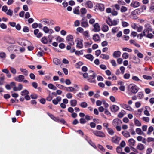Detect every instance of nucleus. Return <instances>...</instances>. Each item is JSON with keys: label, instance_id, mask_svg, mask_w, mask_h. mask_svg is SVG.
I'll return each instance as SVG.
<instances>
[{"label": "nucleus", "instance_id": "40", "mask_svg": "<svg viewBox=\"0 0 154 154\" xmlns=\"http://www.w3.org/2000/svg\"><path fill=\"white\" fill-rule=\"evenodd\" d=\"M41 42L44 44H46L48 43V40L46 37L44 36L42 38Z\"/></svg>", "mask_w": 154, "mask_h": 154}, {"label": "nucleus", "instance_id": "19", "mask_svg": "<svg viewBox=\"0 0 154 154\" xmlns=\"http://www.w3.org/2000/svg\"><path fill=\"white\" fill-rule=\"evenodd\" d=\"M121 53L119 51H116L113 53V56L115 58H118L121 55Z\"/></svg>", "mask_w": 154, "mask_h": 154}, {"label": "nucleus", "instance_id": "35", "mask_svg": "<svg viewBox=\"0 0 154 154\" xmlns=\"http://www.w3.org/2000/svg\"><path fill=\"white\" fill-rule=\"evenodd\" d=\"M65 89L68 92H73L75 88L72 87H66Z\"/></svg>", "mask_w": 154, "mask_h": 154}, {"label": "nucleus", "instance_id": "9", "mask_svg": "<svg viewBox=\"0 0 154 154\" xmlns=\"http://www.w3.org/2000/svg\"><path fill=\"white\" fill-rule=\"evenodd\" d=\"M138 11L137 10H135L132 12L130 15L131 18L135 20L137 19Z\"/></svg>", "mask_w": 154, "mask_h": 154}, {"label": "nucleus", "instance_id": "28", "mask_svg": "<svg viewBox=\"0 0 154 154\" xmlns=\"http://www.w3.org/2000/svg\"><path fill=\"white\" fill-rule=\"evenodd\" d=\"M100 57L102 59L108 60L109 58V55L104 54H102L100 55Z\"/></svg>", "mask_w": 154, "mask_h": 154}, {"label": "nucleus", "instance_id": "52", "mask_svg": "<svg viewBox=\"0 0 154 154\" xmlns=\"http://www.w3.org/2000/svg\"><path fill=\"white\" fill-rule=\"evenodd\" d=\"M111 13L113 16H117L118 14V12L114 9H113V10L112 11Z\"/></svg>", "mask_w": 154, "mask_h": 154}, {"label": "nucleus", "instance_id": "32", "mask_svg": "<svg viewBox=\"0 0 154 154\" xmlns=\"http://www.w3.org/2000/svg\"><path fill=\"white\" fill-rule=\"evenodd\" d=\"M79 7L75 8L73 10V13L77 15L80 14V12L79 10Z\"/></svg>", "mask_w": 154, "mask_h": 154}, {"label": "nucleus", "instance_id": "42", "mask_svg": "<svg viewBox=\"0 0 154 154\" xmlns=\"http://www.w3.org/2000/svg\"><path fill=\"white\" fill-rule=\"evenodd\" d=\"M48 86L49 88L51 89L55 90L56 89V87L54 86L52 84L50 83L49 84Z\"/></svg>", "mask_w": 154, "mask_h": 154}, {"label": "nucleus", "instance_id": "55", "mask_svg": "<svg viewBox=\"0 0 154 154\" xmlns=\"http://www.w3.org/2000/svg\"><path fill=\"white\" fill-rule=\"evenodd\" d=\"M118 20H114L112 21V26H116L118 24Z\"/></svg>", "mask_w": 154, "mask_h": 154}, {"label": "nucleus", "instance_id": "31", "mask_svg": "<svg viewBox=\"0 0 154 154\" xmlns=\"http://www.w3.org/2000/svg\"><path fill=\"white\" fill-rule=\"evenodd\" d=\"M20 70L26 76H27L28 75V71L26 69L23 68H20Z\"/></svg>", "mask_w": 154, "mask_h": 154}, {"label": "nucleus", "instance_id": "36", "mask_svg": "<svg viewBox=\"0 0 154 154\" xmlns=\"http://www.w3.org/2000/svg\"><path fill=\"white\" fill-rule=\"evenodd\" d=\"M136 132L137 134L139 135H142L143 133L141 129L140 128H137L136 129Z\"/></svg>", "mask_w": 154, "mask_h": 154}, {"label": "nucleus", "instance_id": "33", "mask_svg": "<svg viewBox=\"0 0 154 154\" xmlns=\"http://www.w3.org/2000/svg\"><path fill=\"white\" fill-rule=\"evenodd\" d=\"M102 30L104 32H107L109 30L108 26L106 25H103L102 28Z\"/></svg>", "mask_w": 154, "mask_h": 154}, {"label": "nucleus", "instance_id": "18", "mask_svg": "<svg viewBox=\"0 0 154 154\" xmlns=\"http://www.w3.org/2000/svg\"><path fill=\"white\" fill-rule=\"evenodd\" d=\"M136 148L137 150L141 151L144 149V146L143 144L139 143L137 145Z\"/></svg>", "mask_w": 154, "mask_h": 154}, {"label": "nucleus", "instance_id": "16", "mask_svg": "<svg viewBox=\"0 0 154 154\" xmlns=\"http://www.w3.org/2000/svg\"><path fill=\"white\" fill-rule=\"evenodd\" d=\"M83 40L80 39L77 41L76 43V46L79 48H82L83 47V44L82 43Z\"/></svg>", "mask_w": 154, "mask_h": 154}, {"label": "nucleus", "instance_id": "45", "mask_svg": "<svg viewBox=\"0 0 154 154\" xmlns=\"http://www.w3.org/2000/svg\"><path fill=\"white\" fill-rule=\"evenodd\" d=\"M137 97L139 99H142L143 97V93L141 92H139L137 94Z\"/></svg>", "mask_w": 154, "mask_h": 154}, {"label": "nucleus", "instance_id": "21", "mask_svg": "<svg viewBox=\"0 0 154 154\" xmlns=\"http://www.w3.org/2000/svg\"><path fill=\"white\" fill-rule=\"evenodd\" d=\"M61 100V97L59 96L57 97L55 99L53 100L52 102L54 104L57 105L58 104V102L60 101Z\"/></svg>", "mask_w": 154, "mask_h": 154}, {"label": "nucleus", "instance_id": "64", "mask_svg": "<svg viewBox=\"0 0 154 154\" xmlns=\"http://www.w3.org/2000/svg\"><path fill=\"white\" fill-rule=\"evenodd\" d=\"M66 97L68 99H71L72 97V94L70 93H68L66 94Z\"/></svg>", "mask_w": 154, "mask_h": 154}, {"label": "nucleus", "instance_id": "43", "mask_svg": "<svg viewBox=\"0 0 154 154\" xmlns=\"http://www.w3.org/2000/svg\"><path fill=\"white\" fill-rule=\"evenodd\" d=\"M80 106L82 108H85L88 106V104L85 102H83L80 103Z\"/></svg>", "mask_w": 154, "mask_h": 154}, {"label": "nucleus", "instance_id": "2", "mask_svg": "<svg viewBox=\"0 0 154 154\" xmlns=\"http://www.w3.org/2000/svg\"><path fill=\"white\" fill-rule=\"evenodd\" d=\"M138 88L135 85L130 84L128 87V93L130 94H135L138 91Z\"/></svg>", "mask_w": 154, "mask_h": 154}, {"label": "nucleus", "instance_id": "49", "mask_svg": "<svg viewBox=\"0 0 154 154\" xmlns=\"http://www.w3.org/2000/svg\"><path fill=\"white\" fill-rule=\"evenodd\" d=\"M28 91L27 90H25L21 92V95L23 96H24V97L26 95H28Z\"/></svg>", "mask_w": 154, "mask_h": 154}, {"label": "nucleus", "instance_id": "61", "mask_svg": "<svg viewBox=\"0 0 154 154\" xmlns=\"http://www.w3.org/2000/svg\"><path fill=\"white\" fill-rule=\"evenodd\" d=\"M56 86L59 88L61 89H65L66 88V87H65L63 85H61L60 84H57Z\"/></svg>", "mask_w": 154, "mask_h": 154}, {"label": "nucleus", "instance_id": "62", "mask_svg": "<svg viewBox=\"0 0 154 154\" xmlns=\"http://www.w3.org/2000/svg\"><path fill=\"white\" fill-rule=\"evenodd\" d=\"M49 116L54 121L57 122L58 121V119L57 118L55 117L52 114H50L49 115Z\"/></svg>", "mask_w": 154, "mask_h": 154}, {"label": "nucleus", "instance_id": "58", "mask_svg": "<svg viewBox=\"0 0 154 154\" xmlns=\"http://www.w3.org/2000/svg\"><path fill=\"white\" fill-rule=\"evenodd\" d=\"M107 23L110 26H112V21L110 18H108L106 20Z\"/></svg>", "mask_w": 154, "mask_h": 154}, {"label": "nucleus", "instance_id": "12", "mask_svg": "<svg viewBox=\"0 0 154 154\" xmlns=\"http://www.w3.org/2000/svg\"><path fill=\"white\" fill-rule=\"evenodd\" d=\"M81 26L84 27H87L88 26L87 20H85L84 18H83L81 20Z\"/></svg>", "mask_w": 154, "mask_h": 154}, {"label": "nucleus", "instance_id": "14", "mask_svg": "<svg viewBox=\"0 0 154 154\" xmlns=\"http://www.w3.org/2000/svg\"><path fill=\"white\" fill-rule=\"evenodd\" d=\"M24 76L22 75H20L17 77H16L14 78L15 80L19 82L23 81L24 79Z\"/></svg>", "mask_w": 154, "mask_h": 154}, {"label": "nucleus", "instance_id": "5", "mask_svg": "<svg viewBox=\"0 0 154 154\" xmlns=\"http://www.w3.org/2000/svg\"><path fill=\"white\" fill-rule=\"evenodd\" d=\"M93 133L95 135L100 137H104L106 136L103 132L99 131H94Z\"/></svg>", "mask_w": 154, "mask_h": 154}, {"label": "nucleus", "instance_id": "20", "mask_svg": "<svg viewBox=\"0 0 154 154\" xmlns=\"http://www.w3.org/2000/svg\"><path fill=\"white\" fill-rule=\"evenodd\" d=\"M110 109L113 112H115L117 111L119 109V107L116 105H113L110 107Z\"/></svg>", "mask_w": 154, "mask_h": 154}, {"label": "nucleus", "instance_id": "22", "mask_svg": "<svg viewBox=\"0 0 154 154\" xmlns=\"http://www.w3.org/2000/svg\"><path fill=\"white\" fill-rule=\"evenodd\" d=\"M42 23L44 25H49L50 24V22L49 20L47 19H44L42 20Z\"/></svg>", "mask_w": 154, "mask_h": 154}, {"label": "nucleus", "instance_id": "7", "mask_svg": "<svg viewBox=\"0 0 154 154\" xmlns=\"http://www.w3.org/2000/svg\"><path fill=\"white\" fill-rule=\"evenodd\" d=\"M73 39V37L72 35H68L66 38V40L67 41L68 43L71 45H73L74 44Z\"/></svg>", "mask_w": 154, "mask_h": 154}, {"label": "nucleus", "instance_id": "51", "mask_svg": "<svg viewBox=\"0 0 154 154\" xmlns=\"http://www.w3.org/2000/svg\"><path fill=\"white\" fill-rule=\"evenodd\" d=\"M80 11L82 14H85L87 11V10L85 8H82L80 10Z\"/></svg>", "mask_w": 154, "mask_h": 154}, {"label": "nucleus", "instance_id": "60", "mask_svg": "<svg viewBox=\"0 0 154 154\" xmlns=\"http://www.w3.org/2000/svg\"><path fill=\"white\" fill-rule=\"evenodd\" d=\"M132 79L135 81L137 82L139 81H141V80H140V79L138 77L135 76H133L132 77Z\"/></svg>", "mask_w": 154, "mask_h": 154}, {"label": "nucleus", "instance_id": "23", "mask_svg": "<svg viewBox=\"0 0 154 154\" xmlns=\"http://www.w3.org/2000/svg\"><path fill=\"white\" fill-rule=\"evenodd\" d=\"M122 135L126 138H128L130 136V134L129 132L127 131H122Z\"/></svg>", "mask_w": 154, "mask_h": 154}, {"label": "nucleus", "instance_id": "50", "mask_svg": "<svg viewBox=\"0 0 154 154\" xmlns=\"http://www.w3.org/2000/svg\"><path fill=\"white\" fill-rule=\"evenodd\" d=\"M108 133L110 135H112L114 134V132L112 129L109 128L107 130Z\"/></svg>", "mask_w": 154, "mask_h": 154}, {"label": "nucleus", "instance_id": "30", "mask_svg": "<svg viewBox=\"0 0 154 154\" xmlns=\"http://www.w3.org/2000/svg\"><path fill=\"white\" fill-rule=\"evenodd\" d=\"M119 27H114L112 29V32L113 34H114L119 31Z\"/></svg>", "mask_w": 154, "mask_h": 154}, {"label": "nucleus", "instance_id": "54", "mask_svg": "<svg viewBox=\"0 0 154 154\" xmlns=\"http://www.w3.org/2000/svg\"><path fill=\"white\" fill-rule=\"evenodd\" d=\"M93 39L94 40L97 41L99 39V36L97 34H95L93 36Z\"/></svg>", "mask_w": 154, "mask_h": 154}, {"label": "nucleus", "instance_id": "13", "mask_svg": "<svg viewBox=\"0 0 154 154\" xmlns=\"http://www.w3.org/2000/svg\"><path fill=\"white\" fill-rule=\"evenodd\" d=\"M140 5V3L137 1H133L130 4V6L135 8L138 7Z\"/></svg>", "mask_w": 154, "mask_h": 154}, {"label": "nucleus", "instance_id": "47", "mask_svg": "<svg viewBox=\"0 0 154 154\" xmlns=\"http://www.w3.org/2000/svg\"><path fill=\"white\" fill-rule=\"evenodd\" d=\"M6 14H7L10 16H11L13 14V11L11 9H9L6 11Z\"/></svg>", "mask_w": 154, "mask_h": 154}, {"label": "nucleus", "instance_id": "1", "mask_svg": "<svg viewBox=\"0 0 154 154\" xmlns=\"http://www.w3.org/2000/svg\"><path fill=\"white\" fill-rule=\"evenodd\" d=\"M144 29L142 33L138 35L137 37L141 39L142 37L146 36V33H148L152 30L150 24L148 22L146 23L144 25Z\"/></svg>", "mask_w": 154, "mask_h": 154}, {"label": "nucleus", "instance_id": "57", "mask_svg": "<svg viewBox=\"0 0 154 154\" xmlns=\"http://www.w3.org/2000/svg\"><path fill=\"white\" fill-rule=\"evenodd\" d=\"M143 77L144 79L146 80H151L152 79V77L151 76L146 75H143Z\"/></svg>", "mask_w": 154, "mask_h": 154}, {"label": "nucleus", "instance_id": "59", "mask_svg": "<svg viewBox=\"0 0 154 154\" xmlns=\"http://www.w3.org/2000/svg\"><path fill=\"white\" fill-rule=\"evenodd\" d=\"M142 119L143 121L147 122H149L150 120V119L148 117H143L142 118Z\"/></svg>", "mask_w": 154, "mask_h": 154}, {"label": "nucleus", "instance_id": "29", "mask_svg": "<svg viewBox=\"0 0 154 154\" xmlns=\"http://www.w3.org/2000/svg\"><path fill=\"white\" fill-rule=\"evenodd\" d=\"M71 106L73 107L76 106L77 104V101L75 100H72L70 101Z\"/></svg>", "mask_w": 154, "mask_h": 154}, {"label": "nucleus", "instance_id": "27", "mask_svg": "<svg viewBox=\"0 0 154 154\" xmlns=\"http://www.w3.org/2000/svg\"><path fill=\"white\" fill-rule=\"evenodd\" d=\"M84 56L87 59L91 61H92L94 59V57L91 54H88L86 55H84Z\"/></svg>", "mask_w": 154, "mask_h": 154}, {"label": "nucleus", "instance_id": "8", "mask_svg": "<svg viewBox=\"0 0 154 154\" xmlns=\"http://www.w3.org/2000/svg\"><path fill=\"white\" fill-rule=\"evenodd\" d=\"M34 33L35 35L38 38L41 37L43 35V34L41 32H40L39 30L38 29L34 30Z\"/></svg>", "mask_w": 154, "mask_h": 154}, {"label": "nucleus", "instance_id": "63", "mask_svg": "<svg viewBox=\"0 0 154 154\" xmlns=\"http://www.w3.org/2000/svg\"><path fill=\"white\" fill-rule=\"evenodd\" d=\"M137 26H138L136 23H132L131 24V27L134 29H137Z\"/></svg>", "mask_w": 154, "mask_h": 154}, {"label": "nucleus", "instance_id": "37", "mask_svg": "<svg viewBox=\"0 0 154 154\" xmlns=\"http://www.w3.org/2000/svg\"><path fill=\"white\" fill-rule=\"evenodd\" d=\"M125 113V111L122 110L118 114V116L119 117L121 118L124 116Z\"/></svg>", "mask_w": 154, "mask_h": 154}, {"label": "nucleus", "instance_id": "39", "mask_svg": "<svg viewBox=\"0 0 154 154\" xmlns=\"http://www.w3.org/2000/svg\"><path fill=\"white\" fill-rule=\"evenodd\" d=\"M54 63L57 65H58L60 63V60L57 58H54L53 60Z\"/></svg>", "mask_w": 154, "mask_h": 154}, {"label": "nucleus", "instance_id": "10", "mask_svg": "<svg viewBox=\"0 0 154 154\" xmlns=\"http://www.w3.org/2000/svg\"><path fill=\"white\" fill-rule=\"evenodd\" d=\"M122 123L121 120L116 118L114 119L112 122L113 125L114 126H117L119 125H120Z\"/></svg>", "mask_w": 154, "mask_h": 154}, {"label": "nucleus", "instance_id": "38", "mask_svg": "<svg viewBox=\"0 0 154 154\" xmlns=\"http://www.w3.org/2000/svg\"><path fill=\"white\" fill-rule=\"evenodd\" d=\"M75 54L77 56L83 55V50L76 51L75 52Z\"/></svg>", "mask_w": 154, "mask_h": 154}, {"label": "nucleus", "instance_id": "44", "mask_svg": "<svg viewBox=\"0 0 154 154\" xmlns=\"http://www.w3.org/2000/svg\"><path fill=\"white\" fill-rule=\"evenodd\" d=\"M134 123L135 125L138 126H140L141 125V123L137 119H134Z\"/></svg>", "mask_w": 154, "mask_h": 154}, {"label": "nucleus", "instance_id": "6", "mask_svg": "<svg viewBox=\"0 0 154 154\" xmlns=\"http://www.w3.org/2000/svg\"><path fill=\"white\" fill-rule=\"evenodd\" d=\"M104 6L103 4L100 3H97L95 6V10H99L101 11H103L104 10Z\"/></svg>", "mask_w": 154, "mask_h": 154}, {"label": "nucleus", "instance_id": "56", "mask_svg": "<svg viewBox=\"0 0 154 154\" xmlns=\"http://www.w3.org/2000/svg\"><path fill=\"white\" fill-rule=\"evenodd\" d=\"M143 29V27L142 26L140 25H139L137 26V31L139 32H141Z\"/></svg>", "mask_w": 154, "mask_h": 154}, {"label": "nucleus", "instance_id": "3", "mask_svg": "<svg viewBox=\"0 0 154 154\" xmlns=\"http://www.w3.org/2000/svg\"><path fill=\"white\" fill-rule=\"evenodd\" d=\"M117 2L118 4H114L112 6V7L113 9L116 10H119L120 9V5H124L126 4L124 1L122 0H118L117 1Z\"/></svg>", "mask_w": 154, "mask_h": 154}, {"label": "nucleus", "instance_id": "17", "mask_svg": "<svg viewBox=\"0 0 154 154\" xmlns=\"http://www.w3.org/2000/svg\"><path fill=\"white\" fill-rule=\"evenodd\" d=\"M85 6L90 8H92L93 7V4L92 2L90 1H88L86 2L85 4Z\"/></svg>", "mask_w": 154, "mask_h": 154}, {"label": "nucleus", "instance_id": "46", "mask_svg": "<svg viewBox=\"0 0 154 154\" xmlns=\"http://www.w3.org/2000/svg\"><path fill=\"white\" fill-rule=\"evenodd\" d=\"M129 55L128 53L126 52L124 53L122 55V57L125 59H127L128 58Z\"/></svg>", "mask_w": 154, "mask_h": 154}, {"label": "nucleus", "instance_id": "34", "mask_svg": "<svg viewBox=\"0 0 154 154\" xmlns=\"http://www.w3.org/2000/svg\"><path fill=\"white\" fill-rule=\"evenodd\" d=\"M120 10V11L122 13H124L127 11L128 8L127 7L122 6L121 7Z\"/></svg>", "mask_w": 154, "mask_h": 154}, {"label": "nucleus", "instance_id": "15", "mask_svg": "<svg viewBox=\"0 0 154 154\" xmlns=\"http://www.w3.org/2000/svg\"><path fill=\"white\" fill-rule=\"evenodd\" d=\"M43 30L46 33H52L53 32V30L51 29H49L47 26H44L43 29Z\"/></svg>", "mask_w": 154, "mask_h": 154}, {"label": "nucleus", "instance_id": "48", "mask_svg": "<svg viewBox=\"0 0 154 154\" xmlns=\"http://www.w3.org/2000/svg\"><path fill=\"white\" fill-rule=\"evenodd\" d=\"M154 130V128L153 127L150 126L149 128L148 131L147 132V134H150Z\"/></svg>", "mask_w": 154, "mask_h": 154}, {"label": "nucleus", "instance_id": "4", "mask_svg": "<svg viewBox=\"0 0 154 154\" xmlns=\"http://www.w3.org/2000/svg\"><path fill=\"white\" fill-rule=\"evenodd\" d=\"M89 76L88 78V81L90 82H94V77H96V75L92 71L90 70L89 72Z\"/></svg>", "mask_w": 154, "mask_h": 154}, {"label": "nucleus", "instance_id": "11", "mask_svg": "<svg viewBox=\"0 0 154 154\" xmlns=\"http://www.w3.org/2000/svg\"><path fill=\"white\" fill-rule=\"evenodd\" d=\"M121 140V138L116 136L113 137L112 139V141L115 143L117 144Z\"/></svg>", "mask_w": 154, "mask_h": 154}, {"label": "nucleus", "instance_id": "53", "mask_svg": "<svg viewBox=\"0 0 154 154\" xmlns=\"http://www.w3.org/2000/svg\"><path fill=\"white\" fill-rule=\"evenodd\" d=\"M122 49L123 51H126L129 52H131L132 51L131 49L127 47L123 48Z\"/></svg>", "mask_w": 154, "mask_h": 154}, {"label": "nucleus", "instance_id": "26", "mask_svg": "<svg viewBox=\"0 0 154 154\" xmlns=\"http://www.w3.org/2000/svg\"><path fill=\"white\" fill-rule=\"evenodd\" d=\"M149 11L151 13H154V2H152L149 7Z\"/></svg>", "mask_w": 154, "mask_h": 154}, {"label": "nucleus", "instance_id": "25", "mask_svg": "<svg viewBox=\"0 0 154 154\" xmlns=\"http://www.w3.org/2000/svg\"><path fill=\"white\" fill-rule=\"evenodd\" d=\"M94 30L95 32H98L100 30V27L99 25L97 23H96L94 26Z\"/></svg>", "mask_w": 154, "mask_h": 154}, {"label": "nucleus", "instance_id": "24", "mask_svg": "<svg viewBox=\"0 0 154 154\" xmlns=\"http://www.w3.org/2000/svg\"><path fill=\"white\" fill-rule=\"evenodd\" d=\"M128 143L129 146H134L135 140L132 138H131L128 140Z\"/></svg>", "mask_w": 154, "mask_h": 154}, {"label": "nucleus", "instance_id": "41", "mask_svg": "<svg viewBox=\"0 0 154 154\" xmlns=\"http://www.w3.org/2000/svg\"><path fill=\"white\" fill-rule=\"evenodd\" d=\"M92 44V42L91 41L85 42L84 43V45L85 47H88L90 46Z\"/></svg>", "mask_w": 154, "mask_h": 154}]
</instances>
